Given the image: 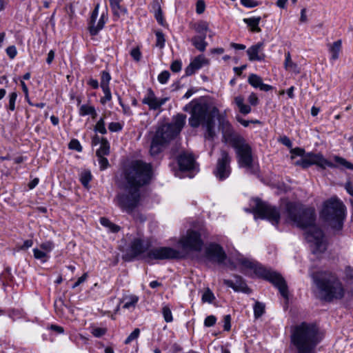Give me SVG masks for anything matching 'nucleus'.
I'll list each match as a JSON object with an SVG mask.
<instances>
[{"label":"nucleus","instance_id":"1","mask_svg":"<svg viewBox=\"0 0 353 353\" xmlns=\"http://www.w3.org/2000/svg\"><path fill=\"white\" fill-rule=\"evenodd\" d=\"M283 218L286 223L306 229L305 239L310 243L312 252L319 256L327 248V242L321 230L314 225L315 210L304 208L299 203L288 201L285 205Z\"/></svg>","mask_w":353,"mask_h":353},{"label":"nucleus","instance_id":"2","mask_svg":"<svg viewBox=\"0 0 353 353\" xmlns=\"http://www.w3.org/2000/svg\"><path fill=\"white\" fill-rule=\"evenodd\" d=\"M150 178H118L117 204L123 210L132 213L141 203L142 188Z\"/></svg>","mask_w":353,"mask_h":353},{"label":"nucleus","instance_id":"3","mask_svg":"<svg viewBox=\"0 0 353 353\" xmlns=\"http://www.w3.org/2000/svg\"><path fill=\"white\" fill-rule=\"evenodd\" d=\"M223 139L235 150L239 167L245 168L250 174H257L259 166L254 161L251 145L243 137L235 133L232 125L228 122L223 130Z\"/></svg>","mask_w":353,"mask_h":353},{"label":"nucleus","instance_id":"4","mask_svg":"<svg viewBox=\"0 0 353 353\" xmlns=\"http://www.w3.org/2000/svg\"><path fill=\"white\" fill-rule=\"evenodd\" d=\"M321 339L315 324L303 322L291 328L290 343L294 353H316V346Z\"/></svg>","mask_w":353,"mask_h":353},{"label":"nucleus","instance_id":"5","mask_svg":"<svg viewBox=\"0 0 353 353\" xmlns=\"http://www.w3.org/2000/svg\"><path fill=\"white\" fill-rule=\"evenodd\" d=\"M186 117L185 114L178 113L173 117L172 123L162 124L156 129L149 150L152 157L161 154L170 141L181 132L185 125Z\"/></svg>","mask_w":353,"mask_h":353},{"label":"nucleus","instance_id":"6","mask_svg":"<svg viewBox=\"0 0 353 353\" xmlns=\"http://www.w3.org/2000/svg\"><path fill=\"white\" fill-rule=\"evenodd\" d=\"M183 110L190 114L189 125L193 128H197L201 124L213 123L214 111H217V109L214 108L213 111H210L207 103H201L199 99L195 98L186 104Z\"/></svg>","mask_w":353,"mask_h":353},{"label":"nucleus","instance_id":"7","mask_svg":"<svg viewBox=\"0 0 353 353\" xmlns=\"http://www.w3.org/2000/svg\"><path fill=\"white\" fill-rule=\"evenodd\" d=\"M314 281L326 301L343 297L344 289L339 279L332 274L322 273L313 276Z\"/></svg>","mask_w":353,"mask_h":353},{"label":"nucleus","instance_id":"8","mask_svg":"<svg viewBox=\"0 0 353 353\" xmlns=\"http://www.w3.org/2000/svg\"><path fill=\"white\" fill-rule=\"evenodd\" d=\"M345 207L336 197H332L323 203L321 217L332 228L340 230L345 216Z\"/></svg>","mask_w":353,"mask_h":353},{"label":"nucleus","instance_id":"9","mask_svg":"<svg viewBox=\"0 0 353 353\" xmlns=\"http://www.w3.org/2000/svg\"><path fill=\"white\" fill-rule=\"evenodd\" d=\"M254 202L253 212L255 216L268 220L274 225L279 224L281 216L276 208L262 201L258 198L254 199Z\"/></svg>","mask_w":353,"mask_h":353},{"label":"nucleus","instance_id":"10","mask_svg":"<svg viewBox=\"0 0 353 353\" xmlns=\"http://www.w3.org/2000/svg\"><path fill=\"white\" fill-rule=\"evenodd\" d=\"M190 27L197 34L192 37V45L199 52H203L208 46L205 39L210 31L209 23L205 20H199L192 23Z\"/></svg>","mask_w":353,"mask_h":353},{"label":"nucleus","instance_id":"11","mask_svg":"<svg viewBox=\"0 0 353 353\" xmlns=\"http://www.w3.org/2000/svg\"><path fill=\"white\" fill-rule=\"evenodd\" d=\"M290 153L292 158H294V157H301L299 160L296 161L295 164L303 169H307L313 165L318 168L322 154L321 152H306L304 148L300 147L291 148Z\"/></svg>","mask_w":353,"mask_h":353},{"label":"nucleus","instance_id":"12","mask_svg":"<svg viewBox=\"0 0 353 353\" xmlns=\"http://www.w3.org/2000/svg\"><path fill=\"white\" fill-rule=\"evenodd\" d=\"M255 273L259 276L270 281L279 290L281 294L285 299L288 298V286L284 279L278 273L259 266L255 269Z\"/></svg>","mask_w":353,"mask_h":353},{"label":"nucleus","instance_id":"13","mask_svg":"<svg viewBox=\"0 0 353 353\" xmlns=\"http://www.w3.org/2000/svg\"><path fill=\"white\" fill-rule=\"evenodd\" d=\"M179 245L186 252H200L203 242L199 232L188 230L179 241Z\"/></svg>","mask_w":353,"mask_h":353},{"label":"nucleus","instance_id":"14","mask_svg":"<svg viewBox=\"0 0 353 353\" xmlns=\"http://www.w3.org/2000/svg\"><path fill=\"white\" fill-rule=\"evenodd\" d=\"M123 176H153L152 166L143 160H132L125 167Z\"/></svg>","mask_w":353,"mask_h":353},{"label":"nucleus","instance_id":"15","mask_svg":"<svg viewBox=\"0 0 353 353\" xmlns=\"http://www.w3.org/2000/svg\"><path fill=\"white\" fill-rule=\"evenodd\" d=\"M332 160V161L328 160L323 156V154H321L318 169L325 170L327 168H330L332 169H339L340 170L353 171V163L350 161H348L345 158L339 155H333Z\"/></svg>","mask_w":353,"mask_h":353},{"label":"nucleus","instance_id":"16","mask_svg":"<svg viewBox=\"0 0 353 353\" xmlns=\"http://www.w3.org/2000/svg\"><path fill=\"white\" fill-rule=\"evenodd\" d=\"M179 258H181L180 252L170 247H161L152 249L148 252L145 256V259L148 262L152 260H165Z\"/></svg>","mask_w":353,"mask_h":353},{"label":"nucleus","instance_id":"17","mask_svg":"<svg viewBox=\"0 0 353 353\" xmlns=\"http://www.w3.org/2000/svg\"><path fill=\"white\" fill-rule=\"evenodd\" d=\"M179 169L181 172H189L192 174H196L199 169L192 154L183 152L176 158Z\"/></svg>","mask_w":353,"mask_h":353},{"label":"nucleus","instance_id":"18","mask_svg":"<svg viewBox=\"0 0 353 353\" xmlns=\"http://www.w3.org/2000/svg\"><path fill=\"white\" fill-rule=\"evenodd\" d=\"M100 88H101L104 95L100 98V103L105 105L112 99V95L110 87V83L112 79L111 74L108 70H103L100 72Z\"/></svg>","mask_w":353,"mask_h":353},{"label":"nucleus","instance_id":"19","mask_svg":"<svg viewBox=\"0 0 353 353\" xmlns=\"http://www.w3.org/2000/svg\"><path fill=\"white\" fill-rule=\"evenodd\" d=\"M205 257L210 261L221 263L226 258V254L223 248L218 244H210L205 249Z\"/></svg>","mask_w":353,"mask_h":353},{"label":"nucleus","instance_id":"20","mask_svg":"<svg viewBox=\"0 0 353 353\" xmlns=\"http://www.w3.org/2000/svg\"><path fill=\"white\" fill-rule=\"evenodd\" d=\"M168 98L158 99L152 88H148L146 95L142 99V103L148 105L151 110H157L165 103Z\"/></svg>","mask_w":353,"mask_h":353},{"label":"nucleus","instance_id":"21","mask_svg":"<svg viewBox=\"0 0 353 353\" xmlns=\"http://www.w3.org/2000/svg\"><path fill=\"white\" fill-rule=\"evenodd\" d=\"M210 64L208 59L205 58L203 54H199L195 57L185 69V75L190 77L194 74L196 71L201 69L204 65Z\"/></svg>","mask_w":353,"mask_h":353},{"label":"nucleus","instance_id":"22","mask_svg":"<svg viewBox=\"0 0 353 353\" xmlns=\"http://www.w3.org/2000/svg\"><path fill=\"white\" fill-rule=\"evenodd\" d=\"M263 48L264 43L262 41L258 42L249 47L246 50L249 61L251 62L265 61V54L262 52Z\"/></svg>","mask_w":353,"mask_h":353},{"label":"nucleus","instance_id":"23","mask_svg":"<svg viewBox=\"0 0 353 353\" xmlns=\"http://www.w3.org/2000/svg\"><path fill=\"white\" fill-rule=\"evenodd\" d=\"M230 157L229 154L223 151L221 157L218 160L216 166V176H225L230 174Z\"/></svg>","mask_w":353,"mask_h":353},{"label":"nucleus","instance_id":"24","mask_svg":"<svg viewBox=\"0 0 353 353\" xmlns=\"http://www.w3.org/2000/svg\"><path fill=\"white\" fill-rule=\"evenodd\" d=\"M114 21H117L121 15L128 14V8L122 5L123 0H108Z\"/></svg>","mask_w":353,"mask_h":353},{"label":"nucleus","instance_id":"25","mask_svg":"<svg viewBox=\"0 0 353 353\" xmlns=\"http://www.w3.org/2000/svg\"><path fill=\"white\" fill-rule=\"evenodd\" d=\"M234 278L235 282L228 279H224L223 282L225 285L232 288L234 291H241L245 293L250 292V289L241 276L236 275Z\"/></svg>","mask_w":353,"mask_h":353},{"label":"nucleus","instance_id":"26","mask_svg":"<svg viewBox=\"0 0 353 353\" xmlns=\"http://www.w3.org/2000/svg\"><path fill=\"white\" fill-rule=\"evenodd\" d=\"M108 9L106 8V10L101 13L97 25L94 24L92 26H88V30L90 36H97L99 33V32L103 29L105 24L108 21Z\"/></svg>","mask_w":353,"mask_h":353},{"label":"nucleus","instance_id":"27","mask_svg":"<svg viewBox=\"0 0 353 353\" xmlns=\"http://www.w3.org/2000/svg\"><path fill=\"white\" fill-rule=\"evenodd\" d=\"M139 300V296L137 295L125 294L121 299L120 303L123 304V309L132 311L135 309Z\"/></svg>","mask_w":353,"mask_h":353},{"label":"nucleus","instance_id":"28","mask_svg":"<svg viewBox=\"0 0 353 353\" xmlns=\"http://www.w3.org/2000/svg\"><path fill=\"white\" fill-rule=\"evenodd\" d=\"M328 51L330 54V61L333 63L339 58L340 52L342 50V40L338 39L332 43H329Z\"/></svg>","mask_w":353,"mask_h":353},{"label":"nucleus","instance_id":"29","mask_svg":"<svg viewBox=\"0 0 353 353\" xmlns=\"http://www.w3.org/2000/svg\"><path fill=\"white\" fill-rule=\"evenodd\" d=\"M148 248V246L145 245L143 241L139 239H134L131 243L130 247V252L133 256H137L143 254Z\"/></svg>","mask_w":353,"mask_h":353},{"label":"nucleus","instance_id":"30","mask_svg":"<svg viewBox=\"0 0 353 353\" xmlns=\"http://www.w3.org/2000/svg\"><path fill=\"white\" fill-rule=\"evenodd\" d=\"M261 21V17L260 16L244 18L243 19V21L247 25L249 31L254 33L261 32V28L259 27Z\"/></svg>","mask_w":353,"mask_h":353},{"label":"nucleus","instance_id":"31","mask_svg":"<svg viewBox=\"0 0 353 353\" xmlns=\"http://www.w3.org/2000/svg\"><path fill=\"white\" fill-rule=\"evenodd\" d=\"M234 103L238 107L239 112L244 114H248L251 112L252 108L250 105L244 103V97L241 95H238L234 98Z\"/></svg>","mask_w":353,"mask_h":353},{"label":"nucleus","instance_id":"32","mask_svg":"<svg viewBox=\"0 0 353 353\" xmlns=\"http://www.w3.org/2000/svg\"><path fill=\"white\" fill-rule=\"evenodd\" d=\"M284 68L287 70H290L297 74L299 73L298 65L292 61L290 52L285 53Z\"/></svg>","mask_w":353,"mask_h":353},{"label":"nucleus","instance_id":"33","mask_svg":"<svg viewBox=\"0 0 353 353\" xmlns=\"http://www.w3.org/2000/svg\"><path fill=\"white\" fill-rule=\"evenodd\" d=\"M110 154V143L108 139L105 137H102V143L99 149L96 151V155L97 157H101Z\"/></svg>","mask_w":353,"mask_h":353},{"label":"nucleus","instance_id":"34","mask_svg":"<svg viewBox=\"0 0 353 353\" xmlns=\"http://www.w3.org/2000/svg\"><path fill=\"white\" fill-rule=\"evenodd\" d=\"M156 36V46L159 49H163L165 46V36L161 30H157L154 32Z\"/></svg>","mask_w":353,"mask_h":353},{"label":"nucleus","instance_id":"35","mask_svg":"<svg viewBox=\"0 0 353 353\" xmlns=\"http://www.w3.org/2000/svg\"><path fill=\"white\" fill-rule=\"evenodd\" d=\"M94 131L96 133H100L101 134H106L108 131L105 128V117H101L96 123L94 126Z\"/></svg>","mask_w":353,"mask_h":353},{"label":"nucleus","instance_id":"36","mask_svg":"<svg viewBox=\"0 0 353 353\" xmlns=\"http://www.w3.org/2000/svg\"><path fill=\"white\" fill-rule=\"evenodd\" d=\"M32 252H33L34 257L36 259L39 260L43 263L47 262L50 257V255H48L46 253L41 251V250L39 249L38 248H34L32 250Z\"/></svg>","mask_w":353,"mask_h":353},{"label":"nucleus","instance_id":"37","mask_svg":"<svg viewBox=\"0 0 353 353\" xmlns=\"http://www.w3.org/2000/svg\"><path fill=\"white\" fill-rule=\"evenodd\" d=\"M18 94L17 92H12L8 95V103L6 105V108L8 111L13 112L16 109V101Z\"/></svg>","mask_w":353,"mask_h":353},{"label":"nucleus","instance_id":"38","mask_svg":"<svg viewBox=\"0 0 353 353\" xmlns=\"http://www.w3.org/2000/svg\"><path fill=\"white\" fill-rule=\"evenodd\" d=\"M248 83L255 88H259L261 83L262 82V79L259 76L255 74H251L248 77Z\"/></svg>","mask_w":353,"mask_h":353},{"label":"nucleus","instance_id":"39","mask_svg":"<svg viewBox=\"0 0 353 353\" xmlns=\"http://www.w3.org/2000/svg\"><path fill=\"white\" fill-rule=\"evenodd\" d=\"M39 249H41V251L46 253L48 255H50V253L54 248V244L52 241H46L45 242L41 243L39 245Z\"/></svg>","mask_w":353,"mask_h":353},{"label":"nucleus","instance_id":"40","mask_svg":"<svg viewBox=\"0 0 353 353\" xmlns=\"http://www.w3.org/2000/svg\"><path fill=\"white\" fill-rule=\"evenodd\" d=\"M100 5L99 3H97L94 6V8L91 12L90 17L88 21V26H92L95 24L97 19L99 15V10Z\"/></svg>","mask_w":353,"mask_h":353},{"label":"nucleus","instance_id":"41","mask_svg":"<svg viewBox=\"0 0 353 353\" xmlns=\"http://www.w3.org/2000/svg\"><path fill=\"white\" fill-rule=\"evenodd\" d=\"M94 108V105L89 104H83L81 105L79 110V114L81 117L88 116L91 114V111Z\"/></svg>","mask_w":353,"mask_h":353},{"label":"nucleus","instance_id":"42","mask_svg":"<svg viewBox=\"0 0 353 353\" xmlns=\"http://www.w3.org/2000/svg\"><path fill=\"white\" fill-rule=\"evenodd\" d=\"M68 148L78 152H81L83 151V147L81 145L80 141L77 139H72L70 140L68 143Z\"/></svg>","mask_w":353,"mask_h":353},{"label":"nucleus","instance_id":"43","mask_svg":"<svg viewBox=\"0 0 353 353\" xmlns=\"http://www.w3.org/2000/svg\"><path fill=\"white\" fill-rule=\"evenodd\" d=\"M265 311V305L260 302H256L254 306V314L255 318H259Z\"/></svg>","mask_w":353,"mask_h":353},{"label":"nucleus","instance_id":"44","mask_svg":"<svg viewBox=\"0 0 353 353\" xmlns=\"http://www.w3.org/2000/svg\"><path fill=\"white\" fill-rule=\"evenodd\" d=\"M154 17L160 26L164 28L168 27V23L163 16V10L154 13Z\"/></svg>","mask_w":353,"mask_h":353},{"label":"nucleus","instance_id":"45","mask_svg":"<svg viewBox=\"0 0 353 353\" xmlns=\"http://www.w3.org/2000/svg\"><path fill=\"white\" fill-rule=\"evenodd\" d=\"M100 223L103 226L109 228L111 230V231H112L114 232H118L119 230V226L113 224L112 223H111L110 221V220H108V219H106L105 217H102L100 219Z\"/></svg>","mask_w":353,"mask_h":353},{"label":"nucleus","instance_id":"46","mask_svg":"<svg viewBox=\"0 0 353 353\" xmlns=\"http://www.w3.org/2000/svg\"><path fill=\"white\" fill-rule=\"evenodd\" d=\"M162 314L164 320L167 323H170L173 321L172 314L170 307L168 305H164L162 308Z\"/></svg>","mask_w":353,"mask_h":353},{"label":"nucleus","instance_id":"47","mask_svg":"<svg viewBox=\"0 0 353 353\" xmlns=\"http://www.w3.org/2000/svg\"><path fill=\"white\" fill-rule=\"evenodd\" d=\"M140 330L139 328H135L132 332L130 333V334L126 338V339L124 341V343L128 345L130 344L132 341L134 340H136L139 338L140 335Z\"/></svg>","mask_w":353,"mask_h":353},{"label":"nucleus","instance_id":"48","mask_svg":"<svg viewBox=\"0 0 353 353\" xmlns=\"http://www.w3.org/2000/svg\"><path fill=\"white\" fill-rule=\"evenodd\" d=\"M123 128V124L119 122H110L108 124V130L111 132H119Z\"/></svg>","mask_w":353,"mask_h":353},{"label":"nucleus","instance_id":"49","mask_svg":"<svg viewBox=\"0 0 353 353\" xmlns=\"http://www.w3.org/2000/svg\"><path fill=\"white\" fill-rule=\"evenodd\" d=\"M214 299V294L209 289L203 292L201 298L203 302L209 303H212Z\"/></svg>","mask_w":353,"mask_h":353},{"label":"nucleus","instance_id":"50","mask_svg":"<svg viewBox=\"0 0 353 353\" xmlns=\"http://www.w3.org/2000/svg\"><path fill=\"white\" fill-rule=\"evenodd\" d=\"M107 332V328L105 327H92L91 328V333L93 336L95 337L99 338L102 336L105 335Z\"/></svg>","mask_w":353,"mask_h":353},{"label":"nucleus","instance_id":"51","mask_svg":"<svg viewBox=\"0 0 353 353\" xmlns=\"http://www.w3.org/2000/svg\"><path fill=\"white\" fill-rule=\"evenodd\" d=\"M170 77V74L168 70L162 71L157 77L158 81L161 84H165L168 83Z\"/></svg>","mask_w":353,"mask_h":353},{"label":"nucleus","instance_id":"52","mask_svg":"<svg viewBox=\"0 0 353 353\" xmlns=\"http://www.w3.org/2000/svg\"><path fill=\"white\" fill-rule=\"evenodd\" d=\"M236 121L241 123L243 127L247 128L250 123L261 124V121L257 119L245 120L241 117H236Z\"/></svg>","mask_w":353,"mask_h":353},{"label":"nucleus","instance_id":"53","mask_svg":"<svg viewBox=\"0 0 353 353\" xmlns=\"http://www.w3.org/2000/svg\"><path fill=\"white\" fill-rule=\"evenodd\" d=\"M130 54L133 58V59L136 61H139L142 57V53H141L140 48L139 46L133 48L130 50Z\"/></svg>","mask_w":353,"mask_h":353},{"label":"nucleus","instance_id":"54","mask_svg":"<svg viewBox=\"0 0 353 353\" xmlns=\"http://www.w3.org/2000/svg\"><path fill=\"white\" fill-rule=\"evenodd\" d=\"M241 4L247 8H253L260 5V2L256 0H240Z\"/></svg>","mask_w":353,"mask_h":353},{"label":"nucleus","instance_id":"55","mask_svg":"<svg viewBox=\"0 0 353 353\" xmlns=\"http://www.w3.org/2000/svg\"><path fill=\"white\" fill-rule=\"evenodd\" d=\"M6 159L12 161V163L14 164H20L21 163L23 162L26 159V157H24L22 155H18L16 157H1V161L6 160Z\"/></svg>","mask_w":353,"mask_h":353},{"label":"nucleus","instance_id":"56","mask_svg":"<svg viewBox=\"0 0 353 353\" xmlns=\"http://www.w3.org/2000/svg\"><path fill=\"white\" fill-rule=\"evenodd\" d=\"M182 61L181 59H176L172 62L170 65V70L174 73H177L181 70Z\"/></svg>","mask_w":353,"mask_h":353},{"label":"nucleus","instance_id":"57","mask_svg":"<svg viewBox=\"0 0 353 353\" xmlns=\"http://www.w3.org/2000/svg\"><path fill=\"white\" fill-rule=\"evenodd\" d=\"M207 125V130H206V137L208 139H213L215 137V132L213 129V123H205Z\"/></svg>","mask_w":353,"mask_h":353},{"label":"nucleus","instance_id":"58","mask_svg":"<svg viewBox=\"0 0 353 353\" xmlns=\"http://www.w3.org/2000/svg\"><path fill=\"white\" fill-rule=\"evenodd\" d=\"M6 52L10 59H13L17 55V50L15 46L12 45L6 49Z\"/></svg>","mask_w":353,"mask_h":353},{"label":"nucleus","instance_id":"59","mask_svg":"<svg viewBox=\"0 0 353 353\" xmlns=\"http://www.w3.org/2000/svg\"><path fill=\"white\" fill-rule=\"evenodd\" d=\"M278 141L289 148H291L292 146V141L290 140V139L288 137H287L285 135L280 137L278 139Z\"/></svg>","mask_w":353,"mask_h":353},{"label":"nucleus","instance_id":"60","mask_svg":"<svg viewBox=\"0 0 353 353\" xmlns=\"http://www.w3.org/2000/svg\"><path fill=\"white\" fill-rule=\"evenodd\" d=\"M205 9V3L203 0H198L196 3V12L198 14H203Z\"/></svg>","mask_w":353,"mask_h":353},{"label":"nucleus","instance_id":"61","mask_svg":"<svg viewBox=\"0 0 353 353\" xmlns=\"http://www.w3.org/2000/svg\"><path fill=\"white\" fill-rule=\"evenodd\" d=\"M98 161L100 169L102 170L107 169L110 166L109 161L105 157H98Z\"/></svg>","mask_w":353,"mask_h":353},{"label":"nucleus","instance_id":"62","mask_svg":"<svg viewBox=\"0 0 353 353\" xmlns=\"http://www.w3.org/2000/svg\"><path fill=\"white\" fill-rule=\"evenodd\" d=\"M248 101L250 105L256 106L259 103V99L256 93L252 92L248 99Z\"/></svg>","mask_w":353,"mask_h":353},{"label":"nucleus","instance_id":"63","mask_svg":"<svg viewBox=\"0 0 353 353\" xmlns=\"http://www.w3.org/2000/svg\"><path fill=\"white\" fill-rule=\"evenodd\" d=\"M87 85L93 90H97L100 87V83L98 80L92 77H90L87 80Z\"/></svg>","mask_w":353,"mask_h":353},{"label":"nucleus","instance_id":"64","mask_svg":"<svg viewBox=\"0 0 353 353\" xmlns=\"http://www.w3.org/2000/svg\"><path fill=\"white\" fill-rule=\"evenodd\" d=\"M161 6L159 0H152L151 3V10L150 12L155 13L159 11H161Z\"/></svg>","mask_w":353,"mask_h":353}]
</instances>
